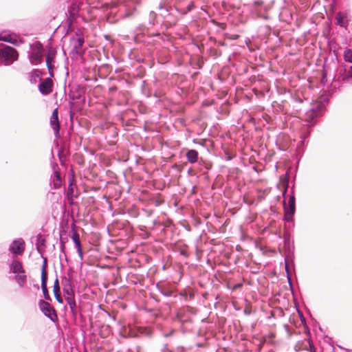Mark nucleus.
I'll use <instances>...</instances> for the list:
<instances>
[{"label": "nucleus", "mask_w": 352, "mask_h": 352, "mask_svg": "<svg viewBox=\"0 0 352 352\" xmlns=\"http://www.w3.org/2000/svg\"><path fill=\"white\" fill-rule=\"evenodd\" d=\"M63 292L64 293V295L65 296V300L67 302L75 299V294L73 287L63 289Z\"/></svg>", "instance_id": "nucleus-18"}, {"label": "nucleus", "mask_w": 352, "mask_h": 352, "mask_svg": "<svg viewBox=\"0 0 352 352\" xmlns=\"http://www.w3.org/2000/svg\"><path fill=\"white\" fill-rule=\"evenodd\" d=\"M340 78L341 80L344 83H348L350 82L351 78H352V66H350L348 69H344V73L340 74Z\"/></svg>", "instance_id": "nucleus-16"}, {"label": "nucleus", "mask_w": 352, "mask_h": 352, "mask_svg": "<svg viewBox=\"0 0 352 352\" xmlns=\"http://www.w3.org/2000/svg\"><path fill=\"white\" fill-rule=\"evenodd\" d=\"M53 292L57 302L60 304L63 303V299L61 296L60 283L58 278H56V280H54L53 286Z\"/></svg>", "instance_id": "nucleus-14"}, {"label": "nucleus", "mask_w": 352, "mask_h": 352, "mask_svg": "<svg viewBox=\"0 0 352 352\" xmlns=\"http://www.w3.org/2000/svg\"><path fill=\"white\" fill-rule=\"evenodd\" d=\"M194 3L192 1H190L186 8H181L179 10L177 9V10L180 14L184 15L186 14L188 12H190L194 8Z\"/></svg>", "instance_id": "nucleus-22"}, {"label": "nucleus", "mask_w": 352, "mask_h": 352, "mask_svg": "<svg viewBox=\"0 0 352 352\" xmlns=\"http://www.w3.org/2000/svg\"><path fill=\"white\" fill-rule=\"evenodd\" d=\"M53 81L51 78H46L38 85V90L43 95H48L52 91Z\"/></svg>", "instance_id": "nucleus-9"}, {"label": "nucleus", "mask_w": 352, "mask_h": 352, "mask_svg": "<svg viewBox=\"0 0 352 352\" xmlns=\"http://www.w3.org/2000/svg\"><path fill=\"white\" fill-rule=\"evenodd\" d=\"M190 163H195L198 160V155H186Z\"/></svg>", "instance_id": "nucleus-29"}, {"label": "nucleus", "mask_w": 352, "mask_h": 352, "mask_svg": "<svg viewBox=\"0 0 352 352\" xmlns=\"http://www.w3.org/2000/svg\"><path fill=\"white\" fill-rule=\"evenodd\" d=\"M186 154H188V155H196V154H198V153L195 151V150H189L186 152Z\"/></svg>", "instance_id": "nucleus-33"}, {"label": "nucleus", "mask_w": 352, "mask_h": 352, "mask_svg": "<svg viewBox=\"0 0 352 352\" xmlns=\"http://www.w3.org/2000/svg\"><path fill=\"white\" fill-rule=\"evenodd\" d=\"M164 10L166 13L168 12L167 9H165Z\"/></svg>", "instance_id": "nucleus-39"}, {"label": "nucleus", "mask_w": 352, "mask_h": 352, "mask_svg": "<svg viewBox=\"0 0 352 352\" xmlns=\"http://www.w3.org/2000/svg\"><path fill=\"white\" fill-rule=\"evenodd\" d=\"M42 72L37 69H34L32 70L30 76V82L32 83H36L37 82V79L41 80Z\"/></svg>", "instance_id": "nucleus-19"}, {"label": "nucleus", "mask_w": 352, "mask_h": 352, "mask_svg": "<svg viewBox=\"0 0 352 352\" xmlns=\"http://www.w3.org/2000/svg\"><path fill=\"white\" fill-rule=\"evenodd\" d=\"M76 250H77V252H78V254L80 260H82L83 259V253H82V246L76 248Z\"/></svg>", "instance_id": "nucleus-31"}, {"label": "nucleus", "mask_w": 352, "mask_h": 352, "mask_svg": "<svg viewBox=\"0 0 352 352\" xmlns=\"http://www.w3.org/2000/svg\"><path fill=\"white\" fill-rule=\"evenodd\" d=\"M34 287H35L37 289H39V285H38V284L34 285Z\"/></svg>", "instance_id": "nucleus-36"}, {"label": "nucleus", "mask_w": 352, "mask_h": 352, "mask_svg": "<svg viewBox=\"0 0 352 352\" xmlns=\"http://www.w3.org/2000/svg\"><path fill=\"white\" fill-rule=\"evenodd\" d=\"M0 41H6L8 43H12L14 45H17V40L15 38H13V36L11 34H8L5 36H0Z\"/></svg>", "instance_id": "nucleus-20"}, {"label": "nucleus", "mask_w": 352, "mask_h": 352, "mask_svg": "<svg viewBox=\"0 0 352 352\" xmlns=\"http://www.w3.org/2000/svg\"><path fill=\"white\" fill-rule=\"evenodd\" d=\"M143 0H135V1L136 2L137 4H140L142 3Z\"/></svg>", "instance_id": "nucleus-35"}, {"label": "nucleus", "mask_w": 352, "mask_h": 352, "mask_svg": "<svg viewBox=\"0 0 352 352\" xmlns=\"http://www.w3.org/2000/svg\"><path fill=\"white\" fill-rule=\"evenodd\" d=\"M61 284L63 286V289H67L72 287V282L69 278L66 276H63L61 278Z\"/></svg>", "instance_id": "nucleus-23"}, {"label": "nucleus", "mask_w": 352, "mask_h": 352, "mask_svg": "<svg viewBox=\"0 0 352 352\" xmlns=\"http://www.w3.org/2000/svg\"><path fill=\"white\" fill-rule=\"evenodd\" d=\"M50 125L54 131L55 135L58 136L60 129L58 109H55L52 112L50 118Z\"/></svg>", "instance_id": "nucleus-12"}, {"label": "nucleus", "mask_w": 352, "mask_h": 352, "mask_svg": "<svg viewBox=\"0 0 352 352\" xmlns=\"http://www.w3.org/2000/svg\"><path fill=\"white\" fill-rule=\"evenodd\" d=\"M38 307L45 316L48 318L51 321L55 322L58 320V316L56 310L48 302L43 300H39Z\"/></svg>", "instance_id": "nucleus-5"}, {"label": "nucleus", "mask_w": 352, "mask_h": 352, "mask_svg": "<svg viewBox=\"0 0 352 352\" xmlns=\"http://www.w3.org/2000/svg\"><path fill=\"white\" fill-rule=\"evenodd\" d=\"M270 337H271V338H274V335L273 333H272V334L270 335Z\"/></svg>", "instance_id": "nucleus-38"}, {"label": "nucleus", "mask_w": 352, "mask_h": 352, "mask_svg": "<svg viewBox=\"0 0 352 352\" xmlns=\"http://www.w3.org/2000/svg\"><path fill=\"white\" fill-rule=\"evenodd\" d=\"M14 280L20 287H23L27 282L25 274H19L14 276Z\"/></svg>", "instance_id": "nucleus-17"}, {"label": "nucleus", "mask_w": 352, "mask_h": 352, "mask_svg": "<svg viewBox=\"0 0 352 352\" xmlns=\"http://www.w3.org/2000/svg\"><path fill=\"white\" fill-rule=\"evenodd\" d=\"M45 240L41 237V234H38L36 237V247L37 252L42 255V251L40 248L41 245H45Z\"/></svg>", "instance_id": "nucleus-21"}, {"label": "nucleus", "mask_w": 352, "mask_h": 352, "mask_svg": "<svg viewBox=\"0 0 352 352\" xmlns=\"http://www.w3.org/2000/svg\"><path fill=\"white\" fill-rule=\"evenodd\" d=\"M177 318H178V319L179 320L180 322L182 324H184L186 322H191L190 320H184V319H183L182 317L181 316L180 314H177Z\"/></svg>", "instance_id": "nucleus-30"}, {"label": "nucleus", "mask_w": 352, "mask_h": 352, "mask_svg": "<svg viewBox=\"0 0 352 352\" xmlns=\"http://www.w3.org/2000/svg\"><path fill=\"white\" fill-rule=\"evenodd\" d=\"M72 239L76 248L81 247V243L79 239V235L76 232H74L72 236Z\"/></svg>", "instance_id": "nucleus-27"}, {"label": "nucleus", "mask_w": 352, "mask_h": 352, "mask_svg": "<svg viewBox=\"0 0 352 352\" xmlns=\"http://www.w3.org/2000/svg\"><path fill=\"white\" fill-rule=\"evenodd\" d=\"M232 159V157H230V155H226V157L225 158L226 160H230Z\"/></svg>", "instance_id": "nucleus-34"}, {"label": "nucleus", "mask_w": 352, "mask_h": 352, "mask_svg": "<svg viewBox=\"0 0 352 352\" xmlns=\"http://www.w3.org/2000/svg\"><path fill=\"white\" fill-rule=\"evenodd\" d=\"M137 3L135 0H123L120 2L116 13L118 19H123L134 15L137 11Z\"/></svg>", "instance_id": "nucleus-2"}, {"label": "nucleus", "mask_w": 352, "mask_h": 352, "mask_svg": "<svg viewBox=\"0 0 352 352\" xmlns=\"http://www.w3.org/2000/svg\"><path fill=\"white\" fill-rule=\"evenodd\" d=\"M286 190H287V188H285V191H284V192H283V197H285V193H286Z\"/></svg>", "instance_id": "nucleus-37"}, {"label": "nucleus", "mask_w": 352, "mask_h": 352, "mask_svg": "<svg viewBox=\"0 0 352 352\" xmlns=\"http://www.w3.org/2000/svg\"><path fill=\"white\" fill-rule=\"evenodd\" d=\"M311 352H315V351H311Z\"/></svg>", "instance_id": "nucleus-40"}, {"label": "nucleus", "mask_w": 352, "mask_h": 352, "mask_svg": "<svg viewBox=\"0 0 352 352\" xmlns=\"http://www.w3.org/2000/svg\"><path fill=\"white\" fill-rule=\"evenodd\" d=\"M67 155H57L56 160L54 155L50 158L52 174L50 177V186L54 189H58L62 186L61 170L63 168V162L66 160Z\"/></svg>", "instance_id": "nucleus-1"}, {"label": "nucleus", "mask_w": 352, "mask_h": 352, "mask_svg": "<svg viewBox=\"0 0 352 352\" xmlns=\"http://www.w3.org/2000/svg\"><path fill=\"white\" fill-rule=\"evenodd\" d=\"M162 294L164 296H170L172 295V292L170 290H168V289H164V292H161Z\"/></svg>", "instance_id": "nucleus-32"}, {"label": "nucleus", "mask_w": 352, "mask_h": 352, "mask_svg": "<svg viewBox=\"0 0 352 352\" xmlns=\"http://www.w3.org/2000/svg\"><path fill=\"white\" fill-rule=\"evenodd\" d=\"M25 250V242L22 239L14 240L9 247V251L15 255H21Z\"/></svg>", "instance_id": "nucleus-8"}, {"label": "nucleus", "mask_w": 352, "mask_h": 352, "mask_svg": "<svg viewBox=\"0 0 352 352\" xmlns=\"http://www.w3.org/2000/svg\"><path fill=\"white\" fill-rule=\"evenodd\" d=\"M70 42L73 47L72 52L73 54H78V50L82 47L85 43V39L82 35H80L76 33V36L71 38Z\"/></svg>", "instance_id": "nucleus-10"}, {"label": "nucleus", "mask_w": 352, "mask_h": 352, "mask_svg": "<svg viewBox=\"0 0 352 352\" xmlns=\"http://www.w3.org/2000/svg\"><path fill=\"white\" fill-rule=\"evenodd\" d=\"M344 58L346 62L352 63V50L346 49L344 52Z\"/></svg>", "instance_id": "nucleus-24"}, {"label": "nucleus", "mask_w": 352, "mask_h": 352, "mask_svg": "<svg viewBox=\"0 0 352 352\" xmlns=\"http://www.w3.org/2000/svg\"><path fill=\"white\" fill-rule=\"evenodd\" d=\"M10 272L16 275L19 274H25V270H24L21 262L18 260H13L10 265Z\"/></svg>", "instance_id": "nucleus-13"}, {"label": "nucleus", "mask_w": 352, "mask_h": 352, "mask_svg": "<svg viewBox=\"0 0 352 352\" xmlns=\"http://www.w3.org/2000/svg\"><path fill=\"white\" fill-rule=\"evenodd\" d=\"M67 303L68 304L72 314L74 315V316L76 315L77 310H76V300L74 299V300H69V301L67 302Z\"/></svg>", "instance_id": "nucleus-26"}, {"label": "nucleus", "mask_w": 352, "mask_h": 352, "mask_svg": "<svg viewBox=\"0 0 352 352\" xmlns=\"http://www.w3.org/2000/svg\"><path fill=\"white\" fill-rule=\"evenodd\" d=\"M295 196H294V186L292 188V195L289 196L288 205L287 206L285 204H284V207L286 206V209H288L290 213H295L296 211V203H295Z\"/></svg>", "instance_id": "nucleus-15"}, {"label": "nucleus", "mask_w": 352, "mask_h": 352, "mask_svg": "<svg viewBox=\"0 0 352 352\" xmlns=\"http://www.w3.org/2000/svg\"><path fill=\"white\" fill-rule=\"evenodd\" d=\"M43 263L41 268V288L43 294L44 298L47 301H52V298L50 296L47 287V274L46 272L47 259L46 257H43Z\"/></svg>", "instance_id": "nucleus-6"}, {"label": "nucleus", "mask_w": 352, "mask_h": 352, "mask_svg": "<svg viewBox=\"0 0 352 352\" xmlns=\"http://www.w3.org/2000/svg\"><path fill=\"white\" fill-rule=\"evenodd\" d=\"M336 21L338 25L346 28L349 24V14L346 12H338L336 15Z\"/></svg>", "instance_id": "nucleus-11"}, {"label": "nucleus", "mask_w": 352, "mask_h": 352, "mask_svg": "<svg viewBox=\"0 0 352 352\" xmlns=\"http://www.w3.org/2000/svg\"><path fill=\"white\" fill-rule=\"evenodd\" d=\"M18 58L17 51L10 46L0 47V65H9Z\"/></svg>", "instance_id": "nucleus-3"}, {"label": "nucleus", "mask_w": 352, "mask_h": 352, "mask_svg": "<svg viewBox=\"0 0 352 352\" xmlns=\"http://www.w3.org/2000/svg\"><path fill=\"white\" fill-rule=\"evenodd\" d=\"M285 271L287 273V277L289 285L291 287V288H292V287H293L292 282V279L290 277V274H289V267H288V264H287V261H285Z\"/></svg>", "instance_id": "nucleus-28"}, {"label": "nucleus", "mask_w": 352, "mask_h": 352, "mask_svg": "<svg viewBox=\"0 0 352 352\" xmlns=\"http://www.w3.org/2000/svg\"><path fill=\"white\" fill-rule=\"evenodd\" d=\"M30 47L32 50L28 52V58L32 65H38L43 61V47L39 42L36 41L33 44H30Z\"/></svg>", "instance_id": "nucleus-4"}, {"label": "nucleus", "mask_w": 352, "mask_h": 352, "mask_svg": "<svg viewBox=\"0 0 352 352\" xmlns=\"http://www.w3.org/2000/svg\"><path fill=\"white\" fill-rule=\"evenodd\" d=\"M56 56V50L54 48L50 47L45 56V62L50 77H54Z\"/></svg>", "instance_id": "nucleus-7"}, {"label": "nucleus", "mask_w": 352, "mask_h": 352, "mask_svg": "<svg viewBox=\"0 0 352 352\" xmlns=\"http://www.w3.org/2000/svg\"><path fill=\"white\" fill-rule=\"evenodd\" d=\"M284 220L286 221H293V214L294 213H290L289 210L288 209H286V206L284 207Z\"/></svg>", "instance_id": "nucleus-25"}]
</instances>
